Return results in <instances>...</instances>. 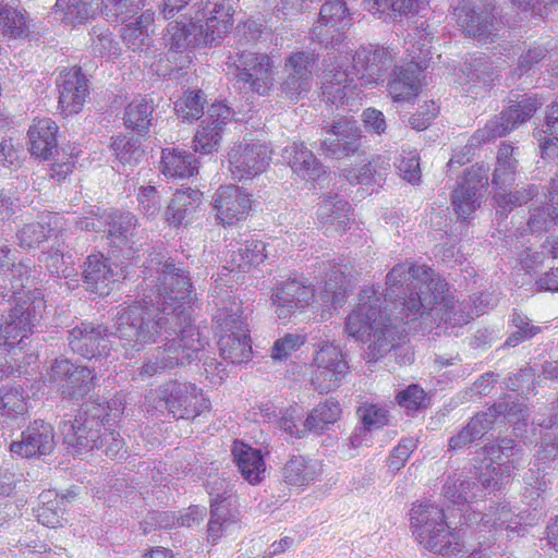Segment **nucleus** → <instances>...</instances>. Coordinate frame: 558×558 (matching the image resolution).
<instances>
[{
  "mask_svg": "<svg viewBox=\"0 0 558 558\" xmlns=\"http://www.w3.org/2000/svg\"><path fill=\"white\" fill-rule=\"evenodd\" d=\"M386 286L384 307L373 288L364 289L345 323L349 336L369 337L367 354L374 361L397 345L411 323L420 322L423 329L440 323L462 325L482 315L487 306V295L483 293L471 296L473 308L464 302L457 303L448 283L425 265H396L386 276Z\"/></svg>",
  "mask_w": 558,
  "mask_h": 558,
  "instance_id": "f257e3e1",
  "label": "nucleus"
},
{
  "mask_svg": "<svg viewBox=\"0 0 558 558\" xmlns=\"http://www.w3.org/2000/svg\"><path fill=\"white\" fill-rule=\"evenodd\" d=\"M157 272L155 290L144 294L142 302L120 308L111 332L125 359L148 344L166 341L138 368L142 380L191 364L205 345L192 324L190 303L195 292L186 271L167 259Z\"/></svg>",
  "mask_w": 558,
  "mask_h": 558,
  "instance_id": "f03ea898",
  "label": "nucleus"
},
{
  "mask_svg": "<svg viewBox=\"0 0 558 558\" xmlns=\"http://www.w3.org/2000/svg\"><path fill=\"white\" fill-rule=\"evenodd\" d=\"M392 60L388 48L377 46L361 47L354 53L329 52L322 78L324 97L333 105H342L355 90L383 83Z\"/></svg>",
  "mask_w": 558,
  "mask_h": 558,
  "instance_id": "7ed1b4c3",
  "label": "nucleus"
},
{
  "mask_svg": "<svg viewBox=\"0 0 558 558\" xmlns=\"http://www.w3.org/2000/svg\"><path fill=\"white\" fill-rule=\"evenodd\" d=\"M521 449L513 439L504 438L499 444L484 448V460L474 465L475 480L448 481L444 485L445 497L458 506L461 523L469 524L480 515L471 504L486 494L501 489L509 483L512 472L518 466Z\"/></svg>",
  "mask_w": 558,
  "mask_h": 558,
  "instance_id": "20e7f679",
  "label": "nucleus"
},
{
  "mask_svg": "<svg viewBox=\"0 0 558 558\" xmlns=\"http://www.w3.org/2000/svg\"><path fill=\"white\" fill-rule=\"evenodd\" d=\"M319 275H324V286L316 290L295 278L280 281L272 289L271 305L279 319H288L298 311H303L312 301H320L330 310H337L345 303V276L342 266L330 260L319 265Z\"/></svg>",
  "mask_w": 558,
  "mask_h": 558,
  "instance_id": "39448f33",
  "label": "nucleus"
},
{
  "mask_svg": "<svg viewBox=\"0 0 558 558\" xmlns=\"http://www.w3.org/2000/svg\"><path fill=\"white\" fill-rule=\"evenodd\" d=\"M214 302L217 306L214 322L219 335L220 356L230 364L248 362L252 344L241 302L230 296L223 300L218 295H214Z\"/></svg>",
  "mask_w": 558,
  "mask_h": 558,
  "instance_id": "423d86ee",
  "label": "nucleus"
},
{
  "mask_svg": "<svg viewBox=\"0 0 558 558\" xmlns=\"http://www.w3.org/2000/svg\"><path fill=\"white\" fill-rule=\"evenodd\" d=\"M410 525L418 544L429 551L451 556L464 547L459 533L450 531L444 509L433 504H414L410 510Z\"/></svg>",
  "mask_w": 558,
  "mask_h": 558,
  "instance_id": "0eeeda50",
  "label": "nucleus"
},
{
  "mask_svg": "<svg viewBox=\"0 0 558 558\" xmlns=\"http://www.w3.org/2000/svg\"><path fill=\"white\" fill-rule=\"evenodd\" d=\"M147 411L168 412L174 418L191 420L209 409L203 390L192 383L169 380L146 396Z\"/></svg>",
  "mask_w": 558,
  "mask_h": 558,
  "instance_id": "6e6552de",
  "label": "nucleus"
},
{
  "mask_svg": "<svg viewBox=\"0 0 558 558\" xmlns=\"http://www.w3.org/2000/svg\"><path fill=\"white\" fill-rule=\"evenodd\" d=\"M46 302L40 291L20 298L8 315L0 318V347L21 345L43 318Z\"/></svg>",
  "mask_w": 558,
  "mask_h": 558,
  "instance_id": "1a4fd4ad",
  "label": "nucleus"
},
{
  "mask_svg": "<svg viewBox=\"0 0 558 558\" xmlns=\"http://www.w3.org/2000/svg\"><path fill=\"white\" fill-rule=\"evenodd\" d=\"M453 14L463 32L477 41L486 44L494 41L502 25L501 19L493 0L468 2L462 0L454 8Z\"/></svg>",
  "mask_w": 558,
  "mask_h": 558,
  "instance_id": "9d476101",
  "label": "nucleus"
},
{
  "mask_svg": "<svg viewBox=\"0 0 558 558\" xmlns=\"http://www.w3.org/2000/svg\"><path fill=\"white\" fill-rule=\"evenodd\" d=\"M229 66L234 68V78L242 88L266 95L274 82L272 62L265 53L238 50L228 57Z\"/></svg>",
  "mask_w": 558,
  "mask_h": 558,
  "instance_id": "9b49d317",
  "label": "nucleus"
},
{
  "mask_svg": "<svg viewBox=\"0 0 558 558\" xmlns=\"http://www.w3.org/2000/svg\"><path fill=\"white\" fill-rule=\"evenodd\" d=\"M101 407H89L88 403L74 417L61 422L60 430L63 441L76 452L89 451L101 444V430L106 423L100 421L104 412Z\"/></svg>",
  "mask_w": 558,
  "mask_h": 558,
  "instance_id": "f8f14e48",
  "label": "nucleus"
},
{
  "mask_svg": "<svg viewBox=\"0 0 558 558\" xmlns=\"http://www.w3.org/2000/svg\"><path fill=\"white\" fill-rule=\"evenodd\" d=\"M191 24L199 28L205 45L222 39L233 25V9L229 1L201 0L191 9Z\"/></svg>",
  "mask_w": 558,
  "mask_h": 558,
  "instance_id": "ddd939ff",
  "label": "nucleus"
},
{
  "mask_svg": "<svg viewBox=\"0 0 558 558\" xmlns=\"http://www.w3.org/2000/svg\"><path fill=\"white\" fill-rule=\"evenodd\" d=\"M539 105L537 99L532 96L523 97L521 100L511 104L507 109L489 120L483 129L478 130L465 148L468 149L469 146H474L481 142H489L507 135L518 125L531 119Z\"/></svg>",
  "mask_w": 558,
  "mask_h": 558,
  "instance_id": "4468645a",
  "label": "nucleus"
},
{
  "mask_svg": "<svg viewBox=\"0 0 558 558\" xmlns=\"http://www.w3.org/2000/svg\"><path fill=\"white\" fill-rule=\"evenodd\" d=\"M313 365L312 385L320 393L338 388L349 373V364L341 349L328 341L318 345Z\"/></svg>",
  "mask_w": 558,
  "mask_h": 558,
  "instance_id": "2eb2a0df",
  "label": "nucleus"
},
{
  "mask_svg": "<svg viewBox=\"0 0 558 558\" xmlns=\"http://www.w3.org/2000/svg\"><path fill=\"white\" fill-rule=\"evenodd\" d=\"M229 170L234 180H251L266 170L271 150L259 141L241 142L228 154Z\"/></svg>",
  "mask_w": 558,
  "mask_h": 558,
  "instance_id": "dca6fc26",
  "label": "nucleus"
},
{
  "mask_svg": "<svg viewBox=\"0 0 558 558\" xmlns=\"http://www.w3.org/2000/svg\"><path fill=\"white\" fill-rule=\"evenodd\" d=\"M488 173L487 165H474L458 182L451 198L453 209L460 218H469L481 206V192L488 186Z\"/></svg>",
  "mask_w": 558,
  "mask_h": 558,
  "instance_id": "f3484780",
  "label": "nucleus"
},
{
  "mask_svg": "<svg viewBox=\"0 0 558 558\" xmlns=\"http://www.w3.org/2000/svg\"><path fill=\"white\" fill-rule=\"evenodd\" d=\"M95 374L86 366H78L65 359H57L50 369V380L59 385L63 398L80 401L94 387Z\"/></svg>",
  "mask_w": 558,
  "mask_h": 558,
  "instance_id": "a211bd4d",
  "label": "nucleus"
},
{
  "mask_svg": "<svg viewBox=\"0 0 558 558\" xmlns=\"http://www.w3.org/2000/svg\"><path fill=\"white\" fill-rule=\"evenodd\" d=\"M424 46L425 44H421L417 48L420 52H423ZM411 62L396 68L395 76L388 83L389 95L396 102L411 101L418 95L421 74L424 69L428 68L426 59L421 57V53L416 54L414 50H411Z\"/></svg>",
  "mask_w": 558,
  "mask_h": 558,
  "instance_id": "6ab92c4d",
  "label": "nucleus"
},
{
  "mask_svg": "<svg viewBox=\"0 0 558 558\" xmlns=\"http://www.w3.org/2000/svg\"><path fill=\"white\" fill-rule=\"evenodd\" d=\"M232 110L222 102H215L208 107L194 136V150L203 155L216 151L220 145L223 126L231 121Z\"/></svg>",
  "mask_w": 558,
  "mask_h": 558,
  "instance_id": "aec40b11",
  "label": "nucleus"
},
{
  "mask_svg": "<svg viewBox=\"0 0 558 558\" xmlns=\"http://www.w3.org/2000/svg\"><path fill=\"white\" fill-rule=\"evenodd\" d=\"M250 194L235 185L220 186L211 198L217 220L223 226H232L245 220L251 210Z\"/></svg>",
  "mask_w": 558,
  "mask_h": 558,
  "instance_id": "412c9836",
  "label": "nucleus"
},
{
  "mask_svg": "<svg viewBox=\"0 0 558 558\" xmlns=\"http://www.w3.org/2000/svg\"><path fill=\"white\" fill-rule=\"evenodd\" d=\"M59 108L65 116L78 113L88 95V81L81 68L65 69L57 78Z\"/></svg>",
  "mask_w": 558,
  "mask_h": 558,
  "instance_id": "4be33fe9",
  "label": "nucleus"
},
{
  "mask_svg": "<svg viewBox=\"0 0 558 558\" xmlns=\"http://www.w3.org/2000/svg\"><path fill=\"white\" fill-rule=\"evenodd\" d=\"M314 63V54L305 51L294 52L287 59L288 76L282 83V92L290 100L296 101L310 90Z\"/></svg>",
  "mask_w": 558,
  "mask_h": 558,
  "instance_id": "5701e85b",
  "label": "nucleus"
},
{
  "mask_svg": "<svg viewBox=\"0 0 558 558\" xmlns=\"http://www.w3.org/2000/svg\"><path fill=\"white\" fill-rule=\"evenodd\" d=\"M54 445L52 426L43 421H35L22 433L21 440L11 444L10 449L22 458H32L50 454Z\"/></svg>",
  "mask_w": 558,
  "mask_h": 558,
  "instance_id": "b1692460",
  "label": "nucleus"
},
{
  "mask_svg": "<svg viewBox=\"0 0 558 558\" xmlns=\"http://www.w3.org/2000/svg\"><path fill=\"white\" fill-rule=\"evenodd\" d=\"M108 330L105 326L94 323H82L69 332V345L74 353L93 359L108 354Z\"/></svg>",
  "mask_w": 558,
  "mask_h": 558,
  "instance_id": "393cba45",
  "label": "nucleus"
},
{
  "mask_svg": "<svg viewBox=\"0 0 558 558\" xmlns=\"http://www.w3.org/2000/svg\"><path fill=\"white\" fill-rule=\"evenodd\" d=\"M327 132L335 138L323 142L322 148L333 158L354 154L360 147V129L352 118H340L332 122Z\"/></svg>",
  "mask_w": 558,
  "mask_h": 558,
  "instance_id": "a878e982",
  "label": "nucleus"
},
{
  "mask_svg": "<svg viewBox=\"0 0 558 558\" xmlns=\"http://www.w3.org/2000/svg\"><path fill=\"white\" fill-rule=\"evenodd\" d=\"M106 223L111 244L121 251H125L124 255L128 258L134 257V254L137 252V248L133 247L136 243L133 240L137 226L136 216L130 211H114L106 216Z\"/></svg>",
  "mask_w": 558,
  "mask_h": 558,
  "instance_id": "bb28decb",
  "label": "nucleus"
},
{
  "mask_svg": "<svg viewBox=\"0 0 558 558\" xmlns=\"http://www.w3.org/2000/svg\"><path fill=\"white\" fill-rule=\"evenodd\" d=\"M350 205L347 201L335 196L324 198L317 208V220L328 236L340 235L350 226Z\"/></svg>",
  "mask_w": 558,
  "mask_h": 558,
  "instance_id": "cd10ccee",
  "label": "nucleus"
},
{
  "mask_svg": "<svg viewBox=\"0 0 558 558\" xmlns=\"http://www.w3.org/2000/svg\"><path fill=\"white\" fill-rule=\"evenodd\" d=\"M323 472V463L319 460L292 456L281 469V476L288 486L305 487L320 480Z\"/></svg>",
  "mask_w": 558,
  "mask_h": 558,
  "instance_id": "c85d7f7f",
  "label": "nucleus"
},
{
  "mask_svg": "<svg viewBox=\"0 0 558 558\" xmlns=\"http://www.w3.org/2000/svg\"><path fill=\"white\" fill-rule=\"evenodd\" d=\"M209 495L210 519L207 527V537L211 544H216L227 529L234 523L231 512L233 498L226 489L222 492L211 489Z\"/></svg>",
  "mask_w": 558,
  "mask_h": 558,
  "instance_id": "c756f323",
  "label": "nucleus"
},
{
  "mask_svg": "<svg viewBox=\"0 0 558 558\" xmlns=\"http://www.w3.org/2000/svg\"><path fill=\"white\" fill-rule=\"evenodd\" d=\"M83 278L92 292L105 295L109 293L110 283L118 281L120 276L102 254H92L85 262Z\"/></svg>",
  "mask_w": 558,
  "mask_h": 558,
  "instance_id": "7c9ffc66",
  "label": "nucleus"
},
{
  "mask_svg": "<svg viewBox=\"0 0 558 558\" xmlns=\"http://www.w3.org/2000/svg\"><path fill=\"white\" fill-rule=\"evenodd\" d=\"M357 415L363 424L362 427L354 429L343 447L356 449L367 442V434L374 429H379L388 424V411L378 404L364 403L357 409Z\"/></svg>",
  "mask_w": 558,
  "mask_h": 558,
  "instance_id": "2f4dec72",
  "label": "nucleus"
},
{
  "mask_svg": "<svg viewBox=\"0 0 558 558\" xmlns=\"http://www.w3.org/2000/svg\"><path fill=\"white\" fill-rule=\"evenodd\" d=\"M154 22V12H143L135 22L126 24L121 29V37L124 45L138 56H149L151 51V39L149 27Z\"/></svg>",
  "mask_w": 558,
  "mask_h": 558,
  "instance_id": "473e14b6",
  "label": "nucleus"
},
{
  "mask_svg": "<svg viewBox=\"0 0 558 558\" xmlns=\"http://www.w3.org/2000/svg\"><path fill=\"white\" fill-rule=\"evenodd\" d=\"M232 454L241 475L250 484H259L265 478L266 463L260 450L234 442Z\"/></svg>",
  "mask_w": 558,
  "mask_h": 558,
  "instance_id": "72a5a7b5",
  "label": "nucleus"
},
{
  "mask_svg": "<svg viewBox=\"0 0 558 558\" xmlns=\"http://www.w3.org/2000/svg\"><path fill=\"white\" fill-rule=\"evenodd\" d=\"M282 158L292 171L304 180H316L323 173V167L303 143H292L282 149Z\"/></svg>",
  "mask_w": 558,
  "mask_h": 558,
  "instance_id": "f704fd0d",
  "label": "nucleus"
},
{
  "mask_svg": "<svg viewBox=\"0 0 558 558\" xmlns=\"http://www.w3.org/2000/svg\"><path fill=\"white\" fill-rule=\"evenodd\" d=\"M58 125L51 119L37 120L28 130L29 151L33 156L49 159L57 149Z\"/></svg>",
  "mask_w": 558,
  "mask_h": 558,
  "instance_id": "c9c22d12",
  "label": "nucleus"
},
{
  "mask_svg": "<svg viewBox=\"0 0 558 558\" xmlns=\"http://www.w3.org/2000/svg\"><path fill=\"white\" fill-rule=\"evenodd\" d=\"M201 196L202 193L193 189L177 191L166 208V221L174 227L187 223L201 203Z\"/></svg>",
  "mask_w": 558,
  "mask_h": 558,
  "instance_id": "e433bc0d",
  "label": "nucleus"
},
{
  "mask_svg": "<svg viewBox=\"0 0 558 558\" xmlns=\"http://www.w3.org/2000/svg\"><path fill=\"white\" fill-rule=\"evenodd\" d=\"M39 504L35 509L37 521L47 527H58L64 521V512L68 497L60 496L56 490H44L39 497Z\"/></svg>",
  "mask_w": 558,
  "mask_h": 558,
  "instance_id": "4c0bfd02",
  "label": "nucleus"
},
{
  "mask_svg": "<svg viewBox=\"0 0 558 558\" xmlns=\"http://www.w3.org/2000/svg\"><path fill=\"white\" fill-rule=\"evenodd\" d=\"M98 9L95 0H57L53 14L64 24L75 26L95 17Z\"/></svg>",
  "mask_w": 558,
  "mask_h": 558,
  "instance_id": "58836bf2",
  "label": "nucleus"
},
{
  "mask_svg": "<svg viewBox=\"0 0 558 558\" xmlns=\"http://www.w3.org/2000/svg\"><path fill=\"white\" fill-rule=\"evenodd\" d=\"M162 39L171 52H182L191 46L205 45L199 28L194 29L192 26L191 17L189 23L182 21L169 23Z\"/></svg>",
  "mask_w": 558,
  "mask_h": 558,
  "instance_id": "ea45409f",
  "label": "nucleus"
},
{
  "mask_svg": "<svg viewBox=\"0 0 558 558\" xmlns=\"http://www.w3.org/2000/svg\"><path fill=\"white\" fill-rule=\"evenodd\" d=\"M161 171L170 178H189L197 173L195 157L178 148L163 149Z\"/></svg>",
  "mask_w": 558,
  "mask_h": 558,
  "instance_id": "a19ab883",
  "label": "nucleus"
},
{
  "mask_svg": "<svg viewBox=\"0 0 558 558\" xmlns=\"http://www.w3.org/2000/svg\"><path fill=\"white\" fill-rule=\"evenodd\" d=\"M267 257L266 244L260 240H247L230 254V270L246 271L251 266L259 265Z\"/></svg>",
  "mask_w": 558,
  "mask_h": 558,
  "instance_id": "79ce46f5",
  "label": "nucleus"
},
{
  "mask_svg": "<svg viewBox=\"0 0 558 558\" xmlns=\"http://www.w3.org/2000/svg\"><path fill=\"white\" fill-rule=\"evenodd\" d=\"M495 415L488 412L474 415L465 427L449 439L451 450H460L481 439L492 428Z\"/></svg>",
  "mask_w": 558,
  "mask_h": 558,
  "instance_id": "37998d69",
  "label": "nucleus"
},
{
  "mask_svg": "<svg viewBox=\"0 0 558 558\" xmlns=\"http://www.w3.org/2000/svg\"><path fill=\"white\" fill-rule=\"evenodd\" d=\"M349 11L344 0H325L319 12V20L314 26L313 34L319 43L323 27L343 28L349 23Z\"/></svg>",
  "mask_w": 558,
  "mask_h": 558,
  "instance_id": "c03bdc74",
  "label": "nucleus"
},
{
  "mask_svg": "<svg viewBox=\"0 0 558 558\" xmlns=\"http://www.w3.org/2000/svg\"><path fill=\"white\" fill-rule=\"evenodd\" d=\"M515 148L502 143L498 149L496 168L493 173V184L499 190L510 186L515 180L518 159L514 156Z\"/></svg>",
  "mask_w": 558,
  "mask_h": 558,
  "instance_id": "a18cd8bd",
  "label": "nucleus"
},
{
  "mask_svg": "<svg viewBox=\"0 0 558 558\" xmlns=\"http://www.w3.org/2000/svg\"><path fill=\"white\" fill-rule=\"evenodd\" d=\"M0 32L9 39L25 38L28 36V23L25 10L9 5L0 8Z\"/></svg>",
  "mask_w": 558,
  "mask_h": 558,
  "instance_id": "49530a36",
  "label": "nucleus"
},
{
  "mask_svg": "<svg viewBox=\"0 0 558 558\" xmlns=\"http://www.w3.org/2000/svg\"><path fill=\"white\" fill-rule=\"evenodd\" d=\"M341 415L339 402L329 399L316 405L304 422L305 429L322 432L328 425L336 423Z\"/></svg>",
  "mask_w": 558,
  "mask_h": 558,
  "instance_id": "de8ad7c7",
  "label": "nucleus"
},
{
  "mask_svg": "<svg viewBox=\"0 0 558 558\" xmlns=\"http://www.w3.org/2000/svg\"><path fill=\"white\" fill-rule=\"evenodd\" d=\"M363 4L365 10L378 17L388 11L402 16L417 12L425 0H363Z\"/></svg>",
  "mask_w": 558,
  "mask_h": 558,
  "instance_id": "09e8293b",
  "label": "nucleus"
},
{
  "mask_svg": "<svg viewBox=\"0 0 558 558\" xmlns=\"http://www.w3.org/2000/svg\"><path fill=\"white\" fill-rule=\"evenodd\" d=\"M51 216L47 215L41 221L24 225L16 232V242L23 248H33L47 240L50 235Z\"/></svg>",
  "mask_w": 558,
  "mask_h": 558,
  "instance_id": "8fccbe9b",
  "label": "nucleus"
},
{
  "mask_svg": "<svg viewBox=\"0 0 558 558\" xmlns=\"http://www.w3.org/2000/svg\"><path fill=\"white\" fill-rule=\"evenodd\" d=\"M478 525L484 529H505L513 532L520 525V521L518 520V515L512 512L509 505L499 504L496 507H492L488 512L481 515Z\"/></svg>",
  "mask_w": 558,
  "mask_h": 558,
  "instance_id": "3c124183",
  "label": "nucleus"
},
{
  "mask_svg": "<svg viewBox=\"0 0 558 558\" xmlns=\"http://www.w3.org/2000/svg\"><path fill=\"white\" fill-rule=\"evenodd\" d=\"M541 194V186L536 184H529L512 193H506L505 190L496 193L494 198L499 208L498 211L507 214L517 206H522L529 201L534 199Z\"/></svg>",
  "mask_w": 558,
  "mask_h": 558,
  "instance_id": "603ef678",
  "label": "nucleus"
},
{
  "mask_svg": "<svg viewBox=\"0 0 558 558\" xmlns=\"http://www.w3.org/2000/svg\"><path fill=\"white\" fill-rule=\"evenodd\" d=\"M151 104L145 98H135L125 108L124 123L129 129L145 132L150 125Z\"/></svg>",
  "mask_w": 558,
  "mask_h": 558,
  "instance_id": "864d4df0",
  "label": "nucleus"
},
{
  "mask_svg": "<svg viewBox=\"0 0 558 558\" xmlns=\"http://www.w3.org/2000/svg\"><path fill=\"white\" fill-rule=\"evenodd\" d=\"M27 410L23 391L19 388L0 390V423L23 415Z\"/></svg>",
  "mask_w": 558,
  "mask_h": 558,
  "instance_id": "5fc2aeb1",
  "label": "nucleus"
},
{
  "mask_svg": "<svg viewBox=\"0 0 558 558\" xmlns=\"http://www.w3.org/2000/svg\"><path fill=\"white\" fill-rule=\"evenodd\" d=\"M545 129L537 131L535 136L539 142L543 157L554 154L553 146L558 142V102L554 101L546 111Z\"/></svg>",
  "mask_w": 558,
  "mask_h": 558,
  "instance_id": "6e6d98bb",
  "label": "nucleus"
},
{
  "mask_svg": "<svg viewBox=\"0 0 558 558\" xmlns=\"http://www.w3.org/2000/svg\"><path fill=\"white\" fill-rule=\"evenodd\" d=\"M145 0H105L104 14L114 23H124L135 15L143 7Z\"/></svg>",
  "mask_w": 558,
  "mask_h": 558,
  "instance_id": "4d7b16f0",
  "label": "nucleus"
},
{
  "mask_svg": "<svg viewBox=\"0 0 558 558\" xmlns=\"http://www.w3.org/2000/svg\"><path fill=\"white\" fill-rule=\"evenodd\" d=\"M111 148L116 154L117 160L122 166H134L140 161L143 156V150L140 147V143L136 138L119 136L113 140Z\"/></svg>",
  "mask_w": 558,
  "mask_h": 558,
  "instance_id": "13d9d810",
  "label": "nucleus"
},
{
  "mask_svg": "<svg viewBox=\"0 0 558 558\" xmlns=\"http://www.w3.org/2000/svg\"><path fill=\"white\" fill-rule=\"evenodd\" d=\"M204 94L202 90L186 92L174 102V111L183 120H197L204 110Z\"/></svg>",
  "mask_w": 558,
  "mask_h": 558,
  "instance_id": "bf43d9fd",
  "label": "nucleus"
},
{
  "mask_svg": "<svg viewBox=\"0 0 558 558\" xmlns=\"http://www.w3.org/2000/svg\"><path fill=\"white\" fill-rule=\"evenodd\" d=\"M113 426L109 424L102 427L101 444L95 449H101L110 459H124L126 458L125 442Z\"/></svg>",
  "mask_w": 558,
  "mask_h": 558,
  "instance_id": "052dcab7",
  "label": "nucleus"
},
{
  "mask_svg": "<svg viewBox=\"0 0 558 558\" xmlns=\"http://www.w3.org/2000/svg\"><path fill=\"white\" fill-rule=\"evenodd\" d=\"M90 48L95 56H118L119 45L112 38L109 28L105 26H94L90 32Z\"/></svg>",
  "mask_w": 558,
  "mask_h": 558,
  "instance_id": "680f3d73",
  "label": "nucleus"
},
{
  "mask_svg": "<svg viewBox=\"0 0 558 558\" xmlns=\"http://www.w3.org/2000/svg\"><path fill=\"white\" fill-rule=\"evenodd\" d=\"M9 280L11 283L12 295L14 296L15 302L20 300V298H25L34 291H28L27 293H23L24 288H27L31 283V274L32 266L24 262H20L19 264H11V268L9 267Z\"/></svg>",
  "mask_w": 558,
  "mask_h": 558,
  "instance_id": "e2e57ef3",
  "label": "nucleus"
},
{
  "mask_svg": "<svg viewBox=\"0 0 558 558\" xmlns=\"http://www.w3.org/2000/svg\"><path fill=\"white\" fill-rule=\"evenodd\" d=\"M138 210L147 218H155L161 210V196L153 185L141 186L137 192Z\"/></svg>",
  "mask_w": 558,
  "mask_h": 558,
  "instance_id": "0e129e2a",
  "label": "nucleus"
},
{
  "mask_svg": "<svg viewBox=\"0 0 558 558\" xmlns=\"http://www.w3.org/2000/svg\"><path fill=\"white\" fill-rule=\"evenodd\" d=\"M306 341L304 335L286 333L282 338L275 341L271 357L274 360H286L293 352L299 350Z\"/></svg>",
  "mask_w": 558,
  "mask_h": 558,
  "instance_id": "69168bd1",
  "label": "nucleus"
},
{
  "mask_svg": "<svg viewBox=\"0 0 558 558\" xmlns=\"http://www.w3.org/2000/svg\"><path fill=\"white\" fill-rule=\"evenodd\" d=\"M497 76V66L494 62L481 56L472 60L470 63V78L471 81L483 82L485 85L492 83Z\"/></svg>",
  "mask_w": 558,
  "mask_h": 558,
  "instance_id": "338daca9",
  "label": "nucleus"
},
{
  "mask_svg": "<svg viewBox=\"0 0 558 558\" xmlns=\"http://www.w3.org/2000/svg\"><path fill=\"white\" fill-rule=\"evenodd\" d=\"M398 403L408 412H416L425 407L426 393L418 385H410L396 397Z\"/></svg>",
  "mask_w": 558,
  "mask_h": 558,
  "instance_id": "774afa93",
  "label": "nucleus"
}]
</instances>
